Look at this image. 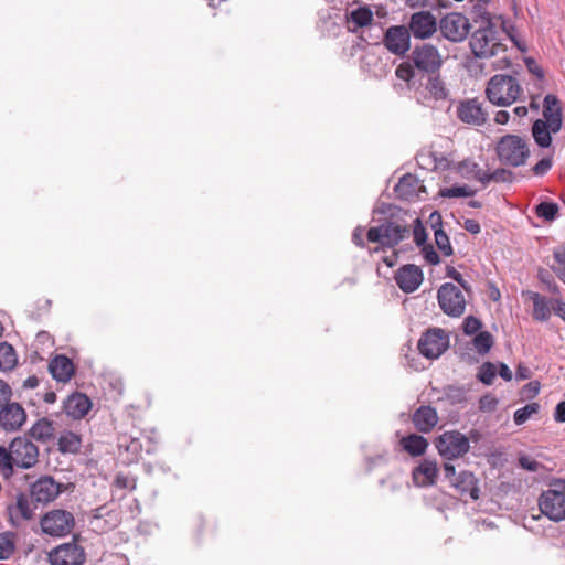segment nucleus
Masks as SVG:
<instances>
[{"label":"nucleus","instance_id":"nucleus-8","mask_svg":"<svg viewBox=\"0 0 565 565\" xmlns=\"http://www.w3.org/2000/svg\"><path fill=\"white\" fill-rule=\"evenodd\" d=\"M437 300L441 310L449 317L458 318L466 309V297L457 285L443 284L437 291Z\"/></svg>","mask_w":565,"mask_h":565},{"label":"nucleus","instance_id":"nucleus-50","mask_svg":"<svg viewBox=\"0 0 565 565\" xmlns=\"http://www.w3.org/2000/svg\"><path fill=\"white\" fill-rule=\"evenodd\" d=\"M553 160L551 157L541 159L533 168L532 171L535 175L542 177L552 168Z\"/></svg>","mask_w":565,"mask_h":565},{"label":"nucleus","instance_id":"nucleus-26","mask_svg":"<svg viewBox=\"0 0 565 565\" xmlns=\"http://www.w3.org/2000/svg\"><path fill=\"white\" fill-rule=\"evenodd\" d=\"M451 486L461 494H469L472 500L479 499L478 480L470 471L462 470L451 480Z\"/></svg>","mask_w":565,"mask_h":565},{"label":"nucleus","instance_id":"nucleus-53","mask_svg":"<svg viewBox=\"0 0 565 565\" xmlns=\"http://www.w3.org/2000/svg\"><path fill=\"white\" fill-rule=\"evenodd\" d=\"M524 62L531 74L535 75L537 79H543L544 71L532 57H526Z\"/></svg>","mask_w":565,"mask_h":565},{"label":"nucleus","instance_id":"nucleus-64","mask_svg":"<svg viewBox=\"0 0 565 565\" xmlns=\"http://www.w3.org/2000/svg\"><path fill=\"white\" fill-rule=\"evenodd\" d=\"M405 4L412 9L427 7L429 0H404Z\"/></svg>","mask_w":565,"mask_h":565},{"label":"nucleus","instance_id":"nucleus-37","mask_svg":"<svg viewBox=\"0 0 565 565\" xmlns=\"http://www.w3.org/2000/svg\"><path fill=\"white\" fill-rule=\"evenodd\" d=\"M426 89L437 100L447 98L448 92L439 76H430Z\"/></svg>","mask_w":565,"mask_h":565},{"label":"nucleus","instance_id":"nucleus-42","mask_svg":"<svg viewBox=\"0 0 565 565\" xmlns=\"http://www.w3.org/2000/svg\"><path fill=\"white\" fill-rule=\"evenodd\" d=\"M536 215L545 221H553L558 214V205L553 202H542L536 207Z\"/></svg>","mask_w":565,"mask_h":565},{"label":"nucleus","instance_id":"nucleus-48","mask_svg":"<svg viewBox=\"0 0 565 565\" xmlns=\"http://www.w3.org/2000/svg\"><path fill=\"white\" fill-rule=\"evenodd\" d=\"M519 465L524 470L531 472H536L541 468H543V465L541 462L525 455L519 457Z\"/></svg>","mask_w":565,"mask_h":565},{"label":"nucleus","instance_id":"nucleus-24","mask_svg":"<svg viewBox=\"0 0 565 565\" xmlns=\"http://www.w3.org/2000/svg\"><path fill=\"white\" fill-rule=\"evenodd\" d=\"M413 424L417 430L429 433L438 423V415L431 406H420L413 414Z\"/></svg>","mask_w":565,"mask_h":565},{"label":"nucleus","instance_id":"nucleus-62","mask_svg":"<svg viewBox=\"0 0 565 565\" xmlns=\"http://www.w3.org/2000/svg\"><path fill=\"white\" fill-rule=\"evenodd\" d=\"M499 375L504 380V381H511L512 380V372L511 370L509 369V366L504 363H501L500 366H499V371H498Z\"/></svg>","mask_w":565,"mask_h":565},{"label":"nucleus","instance_id":"nucleus-55","mask_svg":"<svg viewBox=\"0 0 565 565\" xmlns=\"http://www.w3.org/2000/svg\"><path fill=\"white\" fill-rule=\"evenodd\" d=\"M463 228L471 234H479L481 231L480 224L472 218H467L463 222Z\"/></svg>","mask_w":565,"mask_h":565},{"label":"nucleus","instance_id":"nucleus-57","mask_svg":"<svg viewBox=\"0 0 565 565\" xmlns=\"http://www.w3.org/2000/svg\"><path fill=\"white\" fill-rule=\"evenodd\" d=\"M554 312L565 321V302L561 299H553Z\"/></svg>","mask_w":565,"mask_h":565},{"label":"nucleus","instance_id":"nucleus-29","mask_svg":"<svg viewBox=\"0 0 565 565\" xmlns=\"http://www.w3.org/2000/svg\"><path fill=\"white\" fill-rule=\"evenodd\" d=\"M530 298L533 302V318L537 321L548 320L553 309V299L547 300L537 292H530Z\"/></svg>","mask_w":565,"mask_h":565},{"label":"nucleus","instance_id":"nucleus-31","mask_svg":"<svg viewBox=\"0 0 565 565\" xmlns=\"http://www.w3.org/2000/svg\"><path fill=\"white\" fill-rule=\"evenodd\" d=\"M401 445H402L403 449L406 452H408L411 456L417 457V456H422L423 454H425V451L428 447V441L423 436H419L416 434H411V435L402 438Z\"/></svg>","mask_w":565,"mask_h":565},{"label":"nucleus","instance_id":"nucleus-47","mask_svg":"<svg viewBox=\"0 0 565 565\" xmlns=\"http://www.w3.org/2000/svg\"><path fill=\"white\" fill-rule=\"evenodd\" d=\"M481 327L482 323L478 318L473 316H468L463 321L462 330L466 334L471 335L478 332L481 329Z\"/></svg>","mask_w":565,"mask_h":565},{"label":"nucleus","instance_id":"nucleus-2","mask_svg":"<svg viewBox=\"0 0 565 565\" xmlns=\"http://www.w3.org/2000/svg\"><path fill=\"white\" fill-rule=\"evenodd\" d=\"M38 447L25 437H17L8 448L0 447V471L6 478H10L14 466L29 469L38 462Z\"/></svg>","mask_w":565,"mask_h":565},{"label":"nucleus","instance_id":"nucleus-22","mask_svg":"<svg viewBox=\"0 0 565 565\" xmlns=\"http://www.w3.org/2000/svg\"><path fill=\"white\" fill-rule=\"evenodd\" d=\"M544 121L550 125L551 130L556 134L562 128V108L555 95L548 94L543 103Z\"/></svg>","mask_w":565,"mask_h":565},{"label":"nucleus","instance_id":"nucleus-38","mask_svg":"<svg viewBox=\"0 0 565 565\" xmlns=\"http://www.w3.org/2000/svg\"><path fill=\"white\" fill-rule=\"evenodd\" d=\"M14 534L12 532H4L0 534V559H9L14 550Z\"/></svg>","mask_w":565,"mask_h":565},{"label":"nucleus","instance_id":"nucleus-54","mask_svg":"<svg viewBox=\"0 0 565 565\" xmlns=\"http://www.w3.org/2000/svg\"><path fill=\"white\" fill-rule=\"evenodd\" d=\"M11 397V387L3 380H0V407L3 406L6 403L10 402Z\"/></svg>","mask_w":565,"mask_h":565},{"label":"nucleus","instance_id":"nucleus-14","mask_svg":"<svg viewBox=\"0 0 565 565\" xmlns=\"http://www.w3.org/2000/svg\"><path fill=\"white\" fill-rule=\"evenodd\" d=\"M65 486L56 482L52 477L39 478L30 487V495L35 503L47 504L54 501L63 491Z\"/></svg>","mask_w":565,"mask_h":565},{"label":"nucleus","instance_id":"nucleus-46","mask_svg":"<svg viewBox=\"0 0 565 565\" xmlns=\"http://www.w3.org/2000/svg\"><path fill=\"white\" fill-rule=\"evenodd\" d=\"M413 235L417 246L426 245L427 234L419 218L414 221Z\"/></svg>","mask_w":565,"mask_h":565},{"label":"nucleus","instance_id":"nucleus-13","mask_svg":"<svg viewBox=\"0 0 565 565\" xmlns=\"http://www.w3.org/2000/svg\"><path fill=\"white\" fill-rule=\"evenodd\" d=\"M384 47L396 56H404L411 49V34L406 25H392L383 36Z\"/></svg>","mask_w":565,"mask_h":565},{"label":"nucleus","instance_id":"nucleus-7","mask_svg":"<svg viewBox=\"0 0 565 565\" xmlns=\"http://www.w3.org/2000/svg\"><path fill=\"white\" fill-rule=\"evenodd\" d=\"M409 233V228L396 222H384L379 226L370 227L367 241L379 243L382 247H394Z\"/></svg>","mask_w":565,"mask_h":565},{"label":"nucleus","instance_id":"nucleus-36","mask_svg":"<svg viewBox=\"0 0 565 565\" xmlns=\"http://www.w3.org/2000/svg\"><path fill=\"white\" fill-rule=\"evenodd\" d=\"M81 447V439L79 437L72 433V431H66L64 434L61 435L60 439H58V449L62 451V452H76Z\"/></svg>","mask_w":565,"mask_h":565},{"label":"nucleus","instance_id":"nucleus-12","mask_svg":"<svg viewBox=\"0 0 565 565\" xmlns=\"http://www.w3.org/2000/svg\"><path fill=\"white\" fill-rule=\"evenodd\" d=\"M439 30L448 41L462 42L470 32V23L462 13L450 12L440 20Z\"/></svg>","mask_w":565,"mask_h":565},{"label":"nucleus","instance_id":"nucleus-35","mask_svg":"<svg viewBox=\"0 0 565 565\" xmlns=\"http://www.w3.org/2000/svg\"><path fill=\"white\" fill-rule=\"evenodd\" d=\"M349 21L353 23L356 28L367 26L373 21V12L366 6L359 7L351 11Z\"/></svg>","mask_w":565,"mask_h":565},{"label":"nucleus","instance_id":"nucleus-20","mask_svg":"<svg viewBox=\"0 0 565 565\" xmlns=\"http://www.w3.org/2000/svg\"><path fill=\"white\" fill-rule=\"evenodd\" d=\"M394 279L396 285L404 292L415 291L423 282L424 276L422 269L413 264H407L398 268L395 273Z\"/></svg>","mask_w":565,"mask_h":565},{"label":"nucleus","instance_id":"nucleus-60","mask_svg":"<svg viewBox=\"0 0 565 565\" xmlns=\"http://www.w3.org/2000/svg\"><path fill=\"white\" fill-rule=\"evenodd\" d=\"M444 471H445V477L451 482L452 479H455L458 473H456V468L452 463H449V462H446L444 465Z\"/></svg>","mask_w":565,"mask_h":565},{"label":"nucleus","instance_id":"nucleus-61","mask_svg":"<svg viewBox=\"0 0 565 565\" xmlns=\"http://www.w3.org/2000/svg\"><path fill=\"white\" fill-rule=\"evenodd\" d=\"M515 375L518 380H526L531 377V370L527 366L520 364L516 369Z\"/></svg>","mask_w":565,"mask_h":565},{"label":"nucleus","instance_id":"nucleus-4","mask_svg":"<svg viewBox=\"0 0 565 565\" xmlns=\"http://www.w3.org/2000/svg\"><path fill=\"white\" fill-rule=\"evenodd\" d=\"M551 486L541 493L539 508L551 521L561 522L565 520V480H555Z\"/></svg>","mask_w":565,"mask_h":565},{"label":"nucleus","instance_id":"nucleus-39","mask_svg":"<svg viewBox=\"0 0 565 565\" xmlns=\"http://www.w3.org/2000/svg\"><path fill=\"white\" fill-rule=\"evenodd\" d=\"M439 194L443 198H470L476 194V191L468 185H452L441 189Z\"/></svg>","mask_w":565,"mask_h":565},{"label":"nucleus","instance_id":"nucleus-10","mask_svg":"<svg viewBox=\"0 0 565 565\" xmlns=\"http://www.w3.org/2000/svg\"><path fill=\"white\" fill-rule=\"evenodd\" d=\"M417 347L423 356L434 360L448 349L449 337L440 328H430L420 337Z\"/></svg>","mask_w":565,"mask_h":565},{"label":"nucleus","instance_id":"nucleus-1","mask_svg":"<svg viewBox=\"0 0 565 565\" xmlns=\"http://www.w3.org/2000/svg\"><path fill=\"white\" fill-rule=\"evenodd\" d=\"M479 25L471 33L469 41L473 55L478 58H490L505 50L503 44L504 30L502 23L490 17L489 13L481 14L476 21Z\"/></svg>","mask_w":565,"mask_h":565},{"label":"nucleus","instance_id":"nucleus-30","mask_svg":"<svg viewBox=\"0 0 565 565\" xmlns=\"http://www.w3.org/2000/svg\"><path fill=\"white\" fill-rule=\"evenodd\" d=\"M456 171L467 180L473 179L482 184L484 183L486 171L480 169L479 164L473 160L466 159L460 161L456 167Z\"/></svg>","mask_w":565,"mask_h":565},{"label":"nucleus","instance_id":"nucleus-21","mask_svg":"<svg viewBox=\"0 0 565 565\" xmlns=\"http://www.w3.org/2000/svg\"><path fill=\"white\" fill-rule=\"evenodd\" d=\"M413 481L417 487H430L436 483L438 478V466L436 460L423 459L413 470Z\"/></svg>","mask_w":565,"mask_h":565},{"label":"nucleus","instance_id":"nucleus-16","mask_svg":"<svg viewBox=\"0 0 565 565\" xmlns=\"http://www.w3.org/2000/svg\"><path fill=\"white\" fill-rule=\"evenodd\" d=\"M407 29L418 40L430 39L437 31V20L429 11H418L411 15Z\"/></svg>","mask_w":565,"mask_h":565},{"label":"nucleus","instance_id":"nucleus-32","mask_svg":"<svg viewBox=\"0 0 565 565\" xmlns=\"http://www.w3.org/2000/svg\"><path fill=\"white\" fill-rule=\"evenodd\" d=\"M551 134H554L550 125L542 119H536L532 127V135L535 142L542 147L547 148L551 145Z\"/></svg>","mask_w":565,"mask_h":565},{"label":"nucleus","instance_id":"nucleus-58","mask_svg":"<svg viewBox=\"0 0 565 565\" xmlns=\"http://www.w3.org/2000/svg\"><path fill=\"white\" fill-rule=\"evenodd\" d=\"M554 419L557 423H565V401L557 404L555 408Z\"/></svg>","mask_w":565,"mask_h":565},{"label":"nucleus","instance_id":"nucleus-11","mask_svg":"<svg viewBox=\"0 0 565 565\" xmlns=\"http://www.w3.org/2000/svg\"><path fill=\"white\" fill-rule=\"evenodd\" d=\"M411 58L416 68L429 74L438 72L443 65L439 50L430 43L415 46Z\"/></svg>","mask_w":565,"mask_h":565},{"label":"nucleus","instance_id":"nucleus-52","mask_svg":"<svg viewBox=\"0 0 565 565\" xmlns=\"http://www.w3.org/2000/svg\"><path fill=\"white\" fill-rule=\"evenodd\" d=\"M422 254L426 262L430 265H437L440 262L439 255L431 245L422 246Z\"/></svg>","mask_w":565,"mask_h":565},{"label":"nucleus","instance_id":"nucleus-51","mask_svg":"<svg viewBox=\"0 0 565 565\" xmlns=\"http://www.w3.org/2000/svg\"><path fill=\"white\" fill-rule=\"evenodd\" d=\"M498 399L492 395H484L479 399L481 412H493L498 406Z\"/></svg>","mask_w":565,"mask_h":565},{"label":"nucleus","instance_id":"nucleus-9","mask_svg":"<svg viewBox=\"0 0 565 565\" xmlns=\"http://www.w3.org/2000/svg\"><path fill=\"white\" fill-rule=\"evenodd\" d=\"M439 455L448 460L465 456L470 449V441L463 434L452 430L445 431L436 439Z\"/></svg>","mask_w":565,"mask_h":565},{"label":"nucleus","instance_id":"nucleus-49","mask_svg":"<svg viewBox=\"0 0 565 565\" xmlns=\"http://www.w3.org/2000/svg\"><path fill=\"white\" fill-rule=\"evenodd\" d=\"M447 276L449 278H452L456 282H458V287L460 289H463L467 292L471 291V286L468 284V281L463 278V276L457 271L454 267H447Z\"/></svg>","mask_w":565,"mask_h":565},{"label":"nucleus","instance_id":"nucleus-5","mask_svg":"<svg viewBox=\"0 0 565 565\" xmlns=\"http://www.w3.org/2000/svg\"><path fill=\"white\" fill-rule=\"evenodd\" d=\"M495 151L501 163L512 167L523 166L530 156L526 141L516 135L503 136L498 142Z\"/></svg>","mask_w":565,"mask_h":565},{"label":"nucleus","instance_id":"nucleus-41","mask_svg":"<svg viewBox=\"0 0 565 565\" xmlns=\"http://www.w3.org/2000/svg\"><path fill=\"white\" fill-rule=\"evenodd\" d=\"M513 172L504 169L499 168L494 170L493 172L489 173L486 172L484 183L483 185L487 186L490 182H503V183H511L513 181Z\"/></svg>","mask_w":565,"mask_h":565},{"label":"nucleus","instance_id":"nucleus-63","mask_svg":"<svg viewBox=\"0 0 565 565\" xmlns=\"http://www.w3.org/2000/svg\"><path fill=\"white\" fill-rule=\"evenodd\" d=\"M509 118L510 114L507 110H499L494 116V121L499 125H505Z\"/></svg>","mask_w":565,"mask_h":565},{"label":"nucleus","instance_id":"nucleus-33","mask_svg":"<svg viewBox=\"0 0 565 565\" xmlns=\"http://www.w3.org/2000/svg\"><path fill=\"white\" fill-rule=\"evenodd\" d=\"M18 359L13 347L7 342L0 343V370L10 371L17 365Z\"/></svg>","mask_w":565,"mask_h":565},{"label":"nucleus","instance_id":"nucleus-27","mask_svg":"<svg viewBox=\"0 0 565 565\" xmlns=\"http://www.w3.org/2000/svg\"><path fill=\"white\" fill-rule=\"evenodd\" d=\"M50 372L58 382H67L74 373L72 361L65 355H57L50 362Z\"/></svg>","mask_w":565,"mask_h":565},{"label":"nucleus","instance_id":"nucleus-45","mask_svg":"<svg viewBox=\"0 0 565 565\" xmlns=\"http://www.w3.org/2000/svg\"><path fill=\"white\" fill-rule=\"evenodd\" d=\"M395 75L402 81L409 82L414 78L415 72L412 64L404 62L396 67Z\"/></svg>","mask_w":565,"mask_h":565},{"label":"nucleus","instance_id":"nucleus-43","mask_svg":"<svg viewBox=\"0 0 565 565\" xmlns=\"http://www.w3.org/2000/svg\"><path fill=\"white\" fill-rule=\"evenodd\" d=\"M540 409L537 403H530L522 408L515 411L513 420L516 425H522L531 418L532 415L536 414Z\"/></svg>","mask_w":565,"mask_h":565},{"label":"nucleus","instance_id":"nucleus-23","mask_svg":"<svg viewBox=\"0 0 565 565\" xmlns=\"http://www.w3.org/2000/svg\"><path fill=\"white\" fill-rule=\"evenodd\" d=\"M423 189L420 181L415 175L407 173L399 179L394 192L402 200L413 201L419 196Z\"/></svg>","mask_w":565,"mask_h":565},{"label":"nucleus","instance_id":"nucleus-6","mask_svg":"<svg viewBox=\"0 0 565 565\" xmlns=\"http://www.w3.org/2000/svg\"><path fill=\"white\" fill-rule=\"evenodd\" d=\"M42 533L52 537L67 536L75 526L72 512L63 509H53L44 513L40 520Z\"/></svg>","mask_w":565,"mask_h":565},{"label":"nucleus","instance_id":"nucleus-3","mask_svg":"<svg viewBox=\"0 0 565 565\" xmlns=\"http://www.w3.org/2000/svg\"><path fill=\"white\" fill-rule=\"evenodd\" d=\"M523 89L518 79L510 75L497 74L490 78L486 94L490 103L497 106H510L516 102Z\"/></svg>","mask_w":565,"mask_h":565},{"label":"nucleus","instance_id":"nucleus-15","mask_svg":"<svg viewBox=\"0 0 565 565\" xmlns=\"http://www.w3.org/2000/svg\"><path fill=\"white\" fill-rule=\"evenodd\" d=\"M7 510L10 524L20 526L22 522L33 519L36 503L30 494L20 492L15 495L14 502L8 505Z\"/></svg>","mask_w":565,"mask_h":565},{"label":"nucleus","instance_id":"nucleus-18","mask_svg":"<svg viewBox=\"0 0 565 565\" xmlns=\"http://www.w3.org/2000/svg\"><path fill=\"white\" fill-rule=\"evenodd\" d=\"M458 118L470 126H482L488 118V113L483 109L482 104L476 99H466L457 106Z\"/></svg>","mask_w":565,"mask_h":565},{"label":"nucleus","instance_id":"nucleus-28","mask_svg":"<svg viewBox=\"0 0 565 565\" xmlns=\"http://www.w3.org/2000/svg\"><path fill=\"white\" fill-rule=\"evenodd\" d=\"M431 227L435 232V242L438 249L445 255H452L454 250L449 241L448 235L441 228V216L438 212L430 214Z\"/></svg>","mask_w":565,"mask_h":565},{"label":"nucleus","instance_id":"nucleus-25","mask_svg":"<svg viewBox=\"0 0 565 565\" xmlns=\"http://www.w3.org/2000/svg\"><path fill=\"white\" fill-rule=\"evenodd\" d=\"M90 407L89 398L82 393L72 394L64 403L65 413L74 419L83 418Z\"/></svg>","mask_w":565,"mask_h":565},{"label":"nucleus","instance_id":"nucleus-59","mask_svg":"<svg viewBox=\"0 0 565 565\" xmlns=\"http://www.w3.org/2000/svg\"><path fill=\"white\" fill-rule=\"evenodd\" d=\"M363 232L364 230L362 227H356L352 234V239L355 245L359 247H364V241H363Z\"/></svg>","mask_w":565,"mask_h":565},{"label":"nucleus","instance_id":"nucleus-56","mask_svg":"<svg viewBox=\"0 0 565 565\" xmlns=\"http://www.w3.org/2000/svg\"><path fill=\"white\" fill-rule=\"evenodd\" d=\"M523 391L527 397H534L540 392V383L539 382H530L524 386Z\"/></svg>","mask_w":565,"mask_h":565},{"label":"nucleus","instance_id":"nucleus-19","mask_svg":"<svg viewBox=\"0 0 565 565\" xmlns=\"http://www.w3.org/2000/svg\"><path fill=\"white\" fill-rule=\"evenodd\" d=\"M25 419V411L17 402H8L0 407V426L7 431L20 429Z\"/></svg>","mask_w":565,"mask_h":565},{"label":"nucleus","instance_id":"nucleus-44","mask_svg":"<svg viewBox=\"0 0 565 565\" xmlns=\"http://www.w3.org/2000/svg\"><path fill=\"white\" fill-rule=\"evenodd\" d=\"M497 375V367L491 362L483 363L478 372V379L486 385H491Z\"/></svg>","mask_w":565,"mask_h":565},{"label":"nucleus","instance_id":"nucleus-17","mask_svg":"<svg viewBox=\"0 0 565 565\" xmlns=\"http://www.w3.org/2000/svg\"><path fill=\"white\" fill-rule=\"evenodd\" d=\"M49 559L52 565H82L85 553L76 543H64L49 554Z\"/></svg>","mask_w":565,"mask_h":565},{"label":"nucleus","instance_id":"nucleus-34","mask_svg":"<svg viewBox=\"0 0 565 565\" xmlns=\"http://www.w3.org/2000/svg\"><path fill=\"white\" fill-rule=\"evenodd\" d=\"M30 434L33 438L45 441L53 436L54 427L50 420L42 418L31 427Z\"/></svg>","mask_w":565,"mask_h":565},{"label":"nucleus","instance_id":"nucleus-40","mask_svg":"<svg viewBox=\"0 0 565 565\" xmlns=\"http://www.w3.org/2000/svg\"><path fill=\"white\" fill-rule=\"evenodd\" d=\"M472 342L477 352L484 354L488 353L493 345V337L488 331H481L473 338Z\"/></svg>","mask_w":565,"mask_h":565}]
</instances>
